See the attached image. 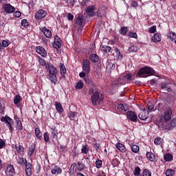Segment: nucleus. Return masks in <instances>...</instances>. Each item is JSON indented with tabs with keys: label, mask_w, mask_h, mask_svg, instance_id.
Returning a JSON list of instances; mask_svg holds the SVG:
<instances>
[{
	"label": "nucleus",
	"mask_w": 176,
	"mask_h": 176,
	"mask_svg": "<svg viewBox=\"0 0 176 176\" xmlns=\"http://www.w3.org/2000/svg\"><path fill=\"white\" fill-rule=\"evenodd\" d=\"M171 116H173V109L166 107L164 110V115H160L157 119V124L160 130H170L168 122L171 120Z\"/></svg>",
	"instance_id": "nucleus-1"
},
{
	"label": "nucleus",
	"mask_w": 176,
	"mask_h": 176,
	"mask_svg": "<svg viewBox=\"0 0 176 176\" xmlns=\"http://www.w3.org/2000/svg\"><path fill=\"white\" fill-rule=\"evenodd\" d=\"M93 105H100L104 102V95L98 91H95L91 96Z\"/></svg>",
	"instance_id": "nucleus-2"
},
{
	"label": "nucleus",
	"mask_w": 176,
	"mask_h": 176,
	"mask_svg": "<svg viewBox=\"0 0 176 176\" xmlns=\"http://www.w3.org/2000/svg\"><path fill=\"white\" fill-rule=\"evenodd\" d=\"M138 75L140 78H148L155 75V70L152 67H144L139 70Z\"/></svg>",
	"instance_id": "nucleus-3"
},
{
	"label": "nucleus",
	"mask_w": 176,
	"mask_h": 176,
	"mask_svg": "<svg viewBox=\"0 0 176 176\" xmlns=\"http://www.w3.org/2000/svg\"><path fill=\"white\" fill-rule=\"evenodd\" d=\"M46 68L50 72V79L52 83L56 85V83H57V69L52 65H47Z\"/></svg>",
	"instance_id": "nucleus-4"
},
{
	"label": "nucleus",
	"mask_w": 176,
	"mask_h": 176,
	"mask_svg": "<svg viewBox=\"0 0 176 176\" xmlns=\"http://www.w3.org/2000/svg\"><path fill=\"white\" fill-rule=\"evenodd\" d=\"M1 122H4V123L8 126L10 131H13V127L12 125L13 124V120L10 118V117L5 116L1 118Z\"/></svg>",
	"instance_id": "nucleus-5"
},
{
	"label": "nucleus",
	"mask_w": 176,
	"mask_h": 176,
	"mask_svg": "<svg viewBox=\"0 0 176 176\" xmlns=\"http://www.w3.org/2000/svg\"><path fill=\"white\" fill-rule=\"evenodd\" d=\"M3 9L5 10L6 13L10 14L11 13H14L16 11V8L10 5V3H6L3 5Z\"/></svg>",
	"instance_id": "nucleus-6"
},
{
	"label": "nucleus",
	"mask_w": 176,
	"mask_h": 176,
	"mask_svg": "<svg viewBox=\"0 0 176 176\" xmlns=\"http://www.w3.org/2000/svg\"><path fill=\"white\" fill-rule=\"evenodd\" d=\"M126 118L127 119H129V120H131V122H133L134 123H135V122H137V113H135V112L134 111H127L126 112Z\"/></svg>",
	"instance_id": "nucleus-7"
},
{
	"label": "nucleus",
	"mask_w": 176,
	"mask_h": 176,
	"mask_svg": "<svg viewBox=\"0 0 176 176\" xmlns=\"http://www.w3.org/2000/svg\"><path fill=\"white\" fill-rule=\"evenodd\" d=\"M47 14V12H46L45 10H40L36 13L35 19L36 20H42V19H45V17H46Z\"/></svg>",
	"instance_id": "nucleus-8"
},
{
	"label": "nucleus",
	"mask_w": 176,
	"mask_h": 176,
	"mask_svg": "<svg viewBox=\"0 0 176 176\" xmlns=\"http://www.w3.org/2000/svg\"><path fill=\"white\" fill-rule=\"evenodd\" d=\"M82 69L86 74L90 73V61L89 60H84L82 62Z\"/></svg>",
	"instance_id": "nucleus-9"
},
{
	"label": "nucleus",
	"mask_w": 176,
	"mask_h": 176,
	"mask_svg": "<svg viewBox=\"0 0 176 176\" xmlns=\"http://www.w3.org/2000/svg\"><path fill=\"white\" fill-rule=\"evenodd\" d=\"M36 52L38 54H40L41 57H46V56H47V52H46L45 48H43V47L42 46L36 47Z\"/></svg>",
	"instance_id": "nucleus-10"
},
{
	"label": "nucleus",
	"mask_w": 176,
	"mask_h": 176,
	"mask_svg": "<svg viewBox=\"0 0 176 176\" xmlns=\"http://www.w3.org/2000/svg\"><path fill=\"white\" fill-rule=\"evenodd\" d=\"M138 116L141 120H146L147 118L149 117V113L146 109H143L140 111Z\"/></svg>",
	"instance_id": "nucleus-11"
},
{
	"label": "nucleus",
	"mask_w": 176,
	"mask_h": 176,
	"mask_svg": "<svg viewBox=\"0 0 176 176\" xmlns=\"http://www.w3.org/2000/svg\"><path fill=\"white\" fill-rule=\"evenodd\" d=\"M161 89L168 91V93H171V84L170 82H163L161 84Z\"/></svg>",
	"instance_id": "nucleus-12"
},
{
	"label": "nucleus",
	"mask_w": 176,
	"mask_h": 176,
	"mask_svg": "<svg viewBox=\"0 0 176 176\" xmlns=\"http://www.w3.org/2000/svg\"><path fill=\"white\" fill-rule=\"evenodd\" d=\"M7 176H14V167L12 165H8L6 170Z\"/></svg>",
	"instance_id": "nucleus-13"
},
{
	"label": "nucleus",
	"mask_w": 176,
	"mask_h": 176,
	"mask_svg": "<svg viewBox=\"0 0 176 176\" xmlns=\"http://www.w3.org/2000/svg\"><path fill=\"white\" fill-rule=\"evenodd\" d=\"M25 166V173L26 175L30 176L32 174V165L30 162H26Z\"/></svg>",
	"instance_id": "nucleus-14"
},
{
	"label": "nucleus",
	"mask_w": 176,
	"mask_h": 176,
	"mask_svg": "<svg viewBox=\"0 0 176 176\" xmlns=\"http://www.w3.org/2000/svg\"><path fill=\"white\" fill-rule=\"evenodd\" d=\"M53 47L55 49H60V47H61V39H60L57 36L54 38Z\"/></svg>",
	"instance_id": "nucleus-15"
},
{
	"label": "nucleus",
	"mask_w": 176,
	"mask_h": 176,
	"mask_svg": "<svg viewBox=\"0 0 176 176\" xmlns=\"http://www.w3.org/2000/svg\"><path fill=\"white\" fill-rule=\"evenodd\" d=\"M88 16H91V17H93V16H96V12H94V6H90L87 8L86 10Z\"/></svg>",
	"instance_id": "nucleus-16"
},
{
	"label": "nucleus",
	"mask_w": 176,
	"mask_h": 176,
	"mask_svg": "<svg viewBox=\"0 0 176 176\" xmlns=\"http://www.w3.org/2000/svg\"><path fill=\"white\" fill-rule=\"evenodd\" d=\"M36 148V145H35V144H34V143H32L29 146L28 155V156H30V157H31V156H32V155L34 154V152H35Z\"/></svg>",
	"instance_id": "nucleus-17"
},
{
	"label": "nucleus",
	"mask_w": 176,
	"mask_h": 176,
	"mask_svg": "<svg viewBox=\"0 0 176 176\" xmlns=\"http://www.w3.org/2000/svg\"><path fill=\"white\" fill-rule=\"evenodd\" d=\"M41 31L43 32L46 38H52V31H50V30L47 29L46 28H43L41 29Z\"/></svg>",
	"instance_id": "nucleus-18"
},
{
	"label": "nucleus",
	"mask_w": 176,
	"mask_h": 176,
	"mask_svg": "<svg viewBox=\"0 0 176 176\" xmlns=\"http://www.w3.org/2000/svg\"><path fill=\"white\" fill-rule=\"evenodd\" d=\"M52 174H61L63 173V170L60 166H55L52 170H51Z\"/></svg>",
	"instance_id": "nucleus-19"
},
{
	"label": "nucleus",
	"mask_w": 176,
	"mask_h": 176,
	"mask_svg": "<svg viewBox=\"0 0 176 176\" xmlns=\"http://www.w3.org/2000/svg\"><path fill=\"white\" fill-rule=\"evenodd\" d=\"M76 24H77L78 27H83V16L80 15L78 16L76 20Z\"/></svg>",
	"instance_id": "nucleus-20"
},
{
	"label": "nucleus",
	"mask_w": 176,
	"mask_h": 176,
	"mask_svg": "<svg viewBox=\"0 0 176 176\" xmlns=\"http://www.w3.org/2000/svg\"><path fill=\"white\" fill-rule=\"evenodd\" d=\"M117 149L120 151V152H122V153H124L126 152V146H124L122 143H117L116 145Z\"/></svg>",
	"instance_id": "nucleus-21"
},
{
	"label": "nucleus",
	"mask_w": 176,
	"mask_h": 176,
	"mask_svg": "<svg viewBox=\"0 0 176 176\" xmlns=\"http://www.w3.org/2000/svg\"><path fill=\"white\" fill-rule=\"evenodd\" d=\"M118 109L121 111V112H127L129 111V108L127 107L126 104H120L118 105Z\"/></svg>",
	"instance_id": "nucleus-22"
},
{
	"label": "nucleus",
	"mask_w": 176,
	"mask_h": 176,
	"mask_svg": "<svg viewBox=\"0 0 176 176\" xmlns=\"http://www.w3.org/2000/svg\"><path fill=\"white\" fill-rule=\"evenodd\" d=\"M55 107H56V111H57L59 113H63V111L64 110L63 109V106H61V103H60V102H55Z\"/></svg>",
	"instance_id": "nucleus-23"
},
{
	"label": "nucleus",
	"mask_w": 176,
	"mask_h": 176,
	"mask_svg": "<svg viewBox=\"0 0 176 176\" xmlns=\"http://www.w3.org/2000/svg\"><path fill=\"white\" fill-rule=\"evenodd\" d=\"M59 68L60 69V74L62 76H64L65 74L67 73V69L65 68V65L63 63H60Z\"/></svg>",
	"instance_id": "nucleus-24"
},
{
	"label": "nucleus",
	"mask_w": 176,
	"mask_h": 176,
	"mask_svg": "<svg viewBox=\"0 0 176 176\" xmlns=\"http://www.w3.org/2000/svg\"><path fill=\"white\" fill-rule=\"evenodd\" d=\"M152 41H153V42H160V41H162V36L159 33L155 34L154 36L152 38Z\"/></svg>",
	"instance_id": "nucleus-25"
},
{
	"label": "nucleus",
	"mask_w": 176,
	"mask_h": 176,
	"mask_svg": "<svg viewBox=\"0 0 176 176\" xmlns=\"http://www.w3.org/2000/svg\"><path fill=\"white\" fill-rule=\"evenodd\" d=\"M76 167H77L76 163H73L72 164V166H70L69 173L70 174H74V172H76V170H78V168Z\"/></svg>",
	"instance_id": "nucleus-26"
},
{
	"label": "nucleus",
	"mask_w": 176,
	"mask_h": 176,
	"mask_svg": "<svg viewBox=\"0 0 176 176\" xmlns=\"http://www.w3.org/2000/svg\"><path fill=\"white\" fill-rule=\"evenodd\" d=\"M146 157L148 159V160H150V162H155V154L151 152H147Z\"/></svg>",
	"instance_id": "nucleus-27"
},
{
	"label": "nucleus",
	"mask_w": 176,
	"mask_h": 176,
	"mask_svg": "<svg viewBox=\"0 0 176 176\" xmlns=\"http://www.w3.org/2000/svg\"><path fill=\"white\" fill-rule=\"evenodd\" d=\"M18 164H21V166H25L27 164V160L23 157H19L17 160Z\"/></svg>",
	"instance_id": "nucleus-28"
},
{
	"label": "nucleus",
	"mask_w": 176,
	"mask_h": 176,
	"mask_svg": "<svg viewBox=\"0 0 176 176\" xmlns=\"http://www.w3.org/2000/svg\"><path fill=\"white\" fill-rule=\"evenodd\" d=\"M131 151H132V152H133V153H138V152H140V146H138V145L133 144V145L131 146Z\"/></svg>",
	"instance_id": "nucleus-29"
},
{
	"label": "nucleus",
	"mask_w": 176,
	"mask_h": 176,
	"mask_svg": "<svg viewBox=\"0 0 176 176\" xmlns=\"http://www.w3.org/2000/svg\"><path fill=\"white\" fill-rule=\"evenodd\" d=\"M89 58L93 63H97L98 61V55L93 54L90 56Z\"/></svg>",
	"instance_id": "nucleus-30"
},
{
	"label": "nucleus",
	"mask_w": 176,
	"mask_h": 176,
	"mask_svg": "<svg viewBox=\"0 0 176 176\" xmlns=\"http://www.w3.org/2000/svg\"><path fill=\"white\" fill-rule=\"evenodd\" d=\"M35 135L38 138V140H42V135H41V129L36 127L35 129Z\"/></svg>",
	"instance_id": "nucleus-31"
},
{
	"label": "nucleus",
	"mask_w": 176,
	"mask_h": 176,
	"mask_svg": "<svg viewBox=\"0 0 176 176\" xmlns=\"http://www.w3.org/2000/svg\"><path fill=\"white\" fill-rule=\"evenodd\" d=\"M101 50L103 53H109L112 49L109 46L104 45L102 47Z\"/></svg>",
	"instance_id": "nucleus-32"
},
{
	"label": "nucleus",
	"mask_w": 176,
	"mask_h": 176,
	"mask_svg": "<svg viewBox=\"0 0 176 176\" xmlns=\"http://www.w3.org/2000/svg\"><path fill=\"white\" fill-rule=\"evenodd\" d=\"M89 151H90V148H89V146L87 145L82 146L81 148L82 153H84L85 155H87V153H89Z\"/></svg>",
	"instance_id": "nucleus-33"
},
{
	"label": "nucleus",
	"mask_w": 176,
	"mask_h": 176,
	"mask_svg": "<svg viewBox=\"0 0 176 176\" xmlns=\"http://www.w3.org/2000/svg\"><path fill=\"white\" fill-rule=\"evenodd\" d=\"M114 52H116V54L118 58H119L120 60H122V58H123V55L122 54V53H120V51H119V49L115 48Z\"/></svg>",
	"instance_id": "nucleus-34"
},
{
	"label": "nucleus",
	"mask_w": 176,
	"mask_h": 176,
	"mask_svg": "<svg viewBox=\"0 0 176 176\" xmlns=\"http://www.w3.org/2000/svg\"><path fill=\"white\" fill-rule=\"evenodd\" d=\"M164 159L166 162H171V160H173V155L170 153H167L164 155Z\"/></svg>",
	"instance_id": "nucleus-35"
},
{
	"label": "nucleus",
	"mask_w": 176,
	"mask_h": 176,
	"mask_svg": "<svg viewBox=\"0 0 176 176\" xmlns=\"http://www.w3.org/2000/svg\"><path fill=\"white\" fill-rule=\"evenodd\" d=\"M16 151L18 152V153H24V147L21 145H19V146H15Z\"/></svg>",
	"instance_id": "nucleus-36"
},
{
	"label": "nucleus",
	"mask_w": 176,
	"mask_h": 176,
	"mask_svg": "<svg viewBox=\"0 0 176 176\" xmlns=\"http://www.w3.org/2000/svg\"><path fill=\"white\" fill-rule=\"evenodd\" d=\"M175 174V171L171 168L167 169L166 171V176H173Z\"/></svg>",
	"instance_id": "nucleus-37"
},
{
	"label": "nucleus",
	"mask_w": 176,
	"mask_h": 176,
	"mask_svg": "<svg viewBox=\"0 0 176 176\" xmlns=\"http://www.w3.org/2000/svg\"><path fill=\"white\" fill-rule=\"evenodd\" d=\"M138 50V48L135 45H132L129 47V53H135Z\"/></svg>",
	"instance_id": "nucleus-38"
},
{
	"label": "nucleus",
	"mask_w": 176,
	"mask_h": 176,
	"mask_svg": "<svg viewBox=\"0 0 176 176\" xmlns=\"http://www.w3.org/2000/svg\"><path fill=\"white\" fill-rule=\"evenodd\" d=\"M76 168L78 171H82V170H83L85 168V164L80 163V162H78L77 163V166Z\"/></svg>",
	"instance_id": "nucleus-39"
},
{
	"label": "nucleus",
	"mask_w": 176,
	"mask_h": 176,
	"mask_svg": "<svg viewBox=\"0 0 176 176\" xmlns=\"http://www.w3.org/2000/svg\"><path fill=\"white\" fill-rule=\"evenodd\" d=\"M51 137L54 140H57V129L56 128H54L53 131H52Z\"/></svg>",
	"instance_id": "nucleus-40"
},
{
	"label": "nucleus",
	"mask_w": 176,
	"mask_h": 176,
	"mask_svg": "<svg viewBox=\"0 0 176 176\" xmlns=\"http://www.w3.org/2000/svg\"><path fill=\"white\" fill-rule=\"evenodd\" d=\"M123 79L126 82H130V80H133V76L131 74H126L123 76Z\"/></svg>",
	"instance_id": "nucleus-41"
},
{
	"label": "nucleus",
	"mask_w": 176,
	"mask_h": 176,
	"mask_svg": "<svg viewBox=\"0 0 176 176\" xmlns=\"http://www.w3.org/2000/svg\"><path fill=\"white\" fill-rule=\"evenodd\" d=\"M16 129L23 130V124H21V121L19 118L16 120Z\"/></svg>",
	"instance_id": "nucleus-42"
},
{
	"label": "nucleus",
	"mask_w": 176,
	"mask_h": 176,
	"mask_svg": "<svg viewBox=\"0 0 176 176\" xmlns=\"http://www.w3.org/2000/svg\"><path fill=\"white\" fill-rule=\"evenodd\" d=\"M75 116H76V112L70 111L69 113V118L71 120H75Z\"/></svg>",
	"instance_id": "nucleus-43"
},
{
	"label": "nucleus",
	"mask_w": 176,
	"mask_h": 176,
	"mask_svg": "<svg viewBox=\"0 0 176 176\" xmlns=\"http://www.w3.org/2000/svg\"><path fill=\"white\" fill-rule=\"evenodd\" d=\"M21 100V97L20 96V95L16 96L14 98V104H15V105H17V104L20 102Z\"/></svg>",
	"instance_id": "nucleus-44"
},
{
	"label": "nucleus",
	"mask_w": 176,
	"mask_h": 176,
	"mask_svg": "<svg viewBox=\"0 0 176 176\" xmlns=\"http://www.w3.org/2000/svg\"><path fill=\"white\" fill-rule=\"evenodd\" d=\"M157 108V111H159V112H163V108H164V104L158 103Z\"/></svg>",
	"instance_id": "nucleus-45"
},
{
	"label": "nucleus",
	"mask_w": 176,
	"mask_h": 176,
	"mask_svg": "<svg viewBox=\"0 0 176 176\" xmlns=\"http://www.w3.org/2000/svg\"><path fill=\"white\" fill-rule=\"evenodd\" d=\"M148 107V112H153V111H155V105H153V104L149 103L147 105Z\"/></svg>",
	"instance_id": "nucleus-46"
},
{
	"label": "nucleus",
	"mask_w": 176,
	"mask_h": 176,
	"mask_svg": "<svg viewBox=\"0 0 176 176\" xmlns=\"http://www.w3.org/2000/svg\"><path fill=\"white\" fill-rule=\"evenodd\" d=\"M76 89H78L79 90H80V89H82L83 88V81L82 80H80L76 86Z\"/></svg>",
	"instance_id": "nucleus-47"
},
{
	"label": "nucleus",
	"mask_w": 176,
	"mask_h": 176,
	"mask_svg": "<svg viewBox=\"0 0 176 176\" xmlns=\"http://www.w3.org/2000/svg\"><path fill=\"white\" fill-rule=\"evenodd\" d=\"M96 166L98 168H101L102 166V161L101 160H98L96 162Z\"/></svg>",
	"instance_id": "nucleus-48"
},
{
	"label": "nucleus",
	"mask_w": 176,
	"mask_h": 176,
	"mask_svg": "<svg viewBox=\"0 0 176 176\" xmlns=\"http://www.w3.org/2000/svg\"><path fill=\"white\" fill-rule=\"evenodd\" d=\"M140 173H141V168H140L139 166H137V167L135 168L134 175H135V176L140 175Z\"/></svg>",
	"instance_id": "nucleus-49"
},
{
	"label": "nucleus",
	"mask_w": 176,
	"mask_h": 176,
	"mask_svg": "<svg viewBox=\"0 0 176 176\" xmlns=\"http://www.w3.org/2000/svg\"><path fill=\"white\" fill-rule=\"evenodd\" d=\"M142 174L143 176H152V173L148 169H145Z\"/></svg>",
	"instance_id": "nucleus-50"
},
{
	"label": "nucleus",
	"mask_w": 176,
	"mask_h": 176,
	"mask_svg": "<svg viewBox=\"0 0 176 176\" xmlns=\"http://www.w3.org/2000/svg\"><path fill=\"white\" fill-rule=\"evenodd\" d=\"M120 34H122V35H126V34H127V28L122 27L120 30Z\"/></svg>",
	"instance_id": "nucleus-51"
},
{
	"label": "nucleus",
	"mask_w": 176,
	"mask_h": 176,
	"mask_svg": "<svg viewBox=\"0 0 176 176\" xmlns=\"http://www.w3.org/2000/svg\"><path fill=\"white\" fill-rule=\"evenodd\" d=\"M154 143L155 145H160L162 144V138H157L154 140Z\"/></svg>",
	"instance_id": "nucleus-52"
},
{
	"label": "nucleus",
	"mask_w": 176,
	"mask_h": 176,
	"mask_svg": "<svg viewBox=\"0 0 176 176\" xmlns=\"http://www.w3.org/2000/svg\"><path fill=\"white\" fill-rule=\"evenodd\" d=\"M21 25L23 27H28L29 24H28V21H27V19H23L21 21Z\"/></svg>",
	"instance_id": "nucleus-53"
},
{
	"label": "nucleus",
	"mask_w": 176,
	"mask_h": 176,
	"mask_svg": "<svg viewBox=\"0 0 176 176\" xmlns=\"http://www.w3.org/2000/svg\"><path fill=\"white\" fill-rule=\"evenodd\" d=\"M2 46L3 47H8L9 46V41L3 40L2 41Z\"/></svg>",
	"instance_id": "nucleus-54"
},
{
	"label": "nucleus",
	"mask_w": 176,
	"mask_h": 176,
	"mask_svg": "<svg viewBox=\"0 0 176 176\" xmlns=\"http://www.w3.org/2000/svg\"><path fill=\"white\" fill-rule=\"evenodd\" d=\"M38 62L40 65H42L43 67H45V65H46V61H45V60H43V58H42L38 59Z\"/></svg>",
	"instance_id": "nucleus-55"
},
{
	"label": "nucleus",
	"mask_w": 176,
	"mask_h": 176,
	"mask_svg": "<svg viewBox=\"0 0 176 176\" xmlns=\"http://www.w3.org/2000/svg\"><path fill=\"white\" fill-rule=\"evenodd\" d=\"M84 80H85V83H87L88 85H89V83H93V80L89 77H85Z\"/></svg>",
	"instance_id": "nucleus-56"
},
{
	"label": "nucleus",
	"mask_w": 176,
	"mask_h": 176,
	"mask_svg": "<svg viewBox=\"0 0 176 176\" xmlns=\"http://www.w3.org/2000/svg\"><path fill=\"white\" fill-rule=\"evenodd\" d=\"M150 34H155L156 32V26H152L149 28Z\"/></svg>",
	"instance_id": "nucleus-57"
},
{
	"label": "nucleus",
	"mask_w": 176,
	"mask_h": 176,
	"mask_svg": "<svg viewBox=\"0 0 176 176\" xmlns=\"http://www.w3.org/2000/svg\"><path fill=\"white\" fill-rule=\"evenodd\" d=\"M43 138H44V141H45V142H49V135L47 134V133H45L43 135Z\"/></svg>",
	"instance_id": "nucleus-58"
},
{
	"label": "nucleus",
	"mask_w": 176,
	"mask_h": 176,
	"mask_svg": "<svg viewBox=\"0 0 176 176\" xmlns=\"http://www.w3.org/2000/svg\"><path fill=\"white\" fill-rule=\"evenodd\" d=\"M129 36H130V38H135V39H137V33L130 32L129 33Z\"/></svg>",
	"instance_id": "nucleus-59"
},
{
	"label": "nucleus",
	"mask_w": 176,
	"mask_h": 176,
	"mask_svg": "<svg viewBox=\"0 0 176 176\" xmlns=\"http://www.w3.org/2000/svg\"><path fill=\"white\" fill-rule=\"evenodd\" d=\"M5 145H6L5 140L0 139V149H2V148H3Z\"/></svg>",
	"instance_id": "nucleus-60"
},
{
	"label": "nucleus",
	"mask_w": 176,
	"mask_h": 176,
	"mask_svg": "<svg viewBox=\"0 0 176 176\" xmlns=\"http://www.w3.org/2000/svg\"><path fill=\"white\" fill-rule=\"evenodd\" d=\"M5 112V104H0V113H3Z\"/></svg>",
	"instance_id": "nucleus-61"
},
{
	"label": "nucleus",
	"mask_w": 176,
	"mask_h": 176,
	"mask_svg": "<svg viewBox=\"0 0 176 176\" xmlns=\"http://www.w3.org/2000/svg\"><path fill=\"white\" fill-rule=\"evenodd\" d=\"M170 38L171 41H174V39H176V34L175 33L173 32L170 34Z\"/></svg>",
	"instance_id": "nucleus-62"
},
{
	"label": "nucleus",
	"mask_w": 176,
	"mask_h": 176,
	"mask_svg": "<svg viewBox=\"0 0 176 176\" xmlns=\"http://www.w3.org/2000/svg\"><path fill=\"white\" fill-rule=\"evenodd\" d=\"M170 126L171 127H175L176 126V120L173 119L170 121Z\"/></svg>",
	"instance_id": "nucleus-63"
},
{
	"label": "nucleus",
	"mask_w": 176,
	"mask_h": 176,
	"mask_svg": "<svg viewBox=\"0 0 176 176\" xmlns=\"http://www.w3.org/2000/svg\"><path fill=\"white\" fill-rule=\"evenodd\" d=\"M14 17H20V16H21V12H20L19 11H16L14 13Z\"/></svg>",
	"instance_id": "nucleus-64"
}]
</instances>
